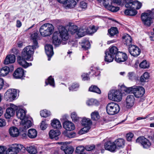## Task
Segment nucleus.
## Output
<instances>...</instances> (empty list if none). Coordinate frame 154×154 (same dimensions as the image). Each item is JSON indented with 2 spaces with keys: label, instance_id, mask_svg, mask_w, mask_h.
I'll return each instance as SVG.
<instances>
[{
  "label": "nucleus",
  "instance_id": "obj_43",
  "mask_svg": "<svg viewBox=\"0 0 154 154\" xmlns=\"http://www.w3.org/2000/svg\"><path fill=\"white\" fill-rule=\"evenodd\" d=\"M87 33L86 29L80 28L77 29L76 34L79 37H82L85 36Z\"/></svg>",
  "mask_w": 154,
  "mask_h": 154
},
{
  "label": "nucleus",
  "instance_id": "obj_17",
  "mask_svg": "<svg viewBox=\"0 0 154 154\" xmlns=\"http://www.w3.org/2000/svg\"><path fill=\"white\" fill-rule=\"evenodd\" d=\"M59 36V34L57 32H55L53 34L52 42L53 44L56 46H59L62 42L61 39Z\"/></svg>",
  "mask_w": 154,
  "mask_h": 154
},
{
  "label": "nucleus",
  "instance_id": "obj_57",
  "mask_svg": "<svg viewBox=\"0 0 154 154\" xmlns=\"http://www.w3.org/2000/svg\"><path fill=\"white\" fill-rule=\"evenodd\" d=\"M85 150V148L83 146H78L76 148V152L78 154H80L82 153H85L83 152Z\"/></svg>",
  "mask_w": 154,
  "mask_h": 154
},
{
  "label": "nucleus",
  "instance_id": "obj_10",
  "mask_svg": "<svg viewBox=\"0 0 154 154\" xmlns=\"http://www.w3.org/2000/svg\"><path fill=\"white\" fill-rule=\"evenodd\" d=\"M58 2L65 5L66 9L72 8H74L77 3L75 0H57Z\"/></svg>",
  "mask_w": 154,
  "mask_h": 154
},
{
  "label": "nucleus",
  "instance_id": "obj_19",
  "mask_svg": "<svg viewBox=\"0 0 154 154\" xmlns=\"http://www.w3.org/2000/svg\"><path fill=\"white\" fill-rule=\"evenodd\" d=\"M104 147L106 149L111 152H114L116 148V146L115 145L114 142H112L110 141H107L104 144Z\"/></svg>",
  "mask_w": 154,
  "mask_h": 154
},
{
  "label": "nucleus",
  "instance_id": "obj_14",
  "mask_svg": "<svg viewBox=\"0 0 154 154\" xmlns=\"http://www.w3.org/2000/svg\"><path fill=\"white\" fill-rule=\"evenodd\" d=\"M128 51L130 54L134 57H137L140 53V50L137 46L132 45L128 47Z\"/></svg>",
  "mask_w": 154,
  "mask_h": 154
},
{
  "label": "nucleus",
  "instance_id": "obj_11",
  "mask_svg": "<svg viewBox=\"0 0 154 154\" xmlns=\"http://www.w3.org/2000/svg\"><path fill=\"white\" fill-rule=\"evenodd\" d=\"M137 143H140L144 148H148L151 145V143L144 137H140L136 140Z\"/></svg>",
  "mask_w": 154,
  "mask_h": 154
},
{
  "label": "nucleus",
  "instance_id": "obj_60",
  "mask_svg": "<svg viewBox=\"0 0 154 154\" xmlns=\"http://www.w3.org/2000/svg\"><path fill=\"white\" fill-rule=\"evenodd\" d=\"M128 76L129 79L133 80L135 78V75L134 73L133 72H130L128 73Z\"/></svg>",
  "mask_w": 154,
  "mask_h": 154
},
{
  "label": "nucleus",
  "instance_id": "obj_22",
  "mask_svg": "<svg viewBox=\"0 0 154 154\" xmlns=\"http://www.w3.org/2000/svg\"><path fill=\"white\" fill-rule=\"evenodd\" d=\"M15 61V56L14 54H9L7 55L5 59L4 63L5 64L14 63Z\"/></svg>",
  "mask_w": 154,
  "mask_h": 154
},
{
  "label": "nucleus",
  "instance_id": "obj_9",
  "mask_svg": "<svg viewBox=\"0 0 154 154\" xmlns=\"http://www.w3.org/2000/svg\"><path fill=\"white\" fill-rule=\"evenodd\" d=\"M59 36L62 40L63 44H65L69 38V34L67 30L64 27H62L59 30Z\"/></svg>",
  "mask_w": 154,
  "mask_h": 154
},
{
  "label": "nucleus",
  "instance_id": "obj_42",
  "mask_svg": "<svg viewBox=\"0 0 154 154\" xmlns=\"http://www.w3.org/2000/svg\"><path fill=\"white\" fill-rule=\"evenodd\" d=\"M105 54H106L104 59L105 61L108 63L112 62L114 57L110 54L107 51L105 52Z\"/></svg>",
  "mask_w": 154,
  "mask_h": 154
},
{
  "label": "nucleus",
  "instance_id": "obj_49",
  "mask_svg": "<svg viewBox=\"0 0 154 154\" xmlns=\"http://www.w3.org/2000/svg\"><path fill=\"white\" fill-rule=\"evenodd\" d=\"M26 150L28 152L31 154H35L37 152L36 148L34 146H31L27 147Z\"/></svg>",
  "mask_w": 154,
  "mask_h": 154
},
{
  "label": "nucleus",
  "instance_id": "obj_45",
  "mask_svg": "<svg viewBox=\"0 0 154 154\" xmlns=\"http://www.w3.org/2000/svg\"><path fill=\"white\" fill-rule=\"evenodd\" d=\"M142 5V4L140 2L137 1H135L134 2L131 8H136L137 9H139L141 8Z\"/></svg>",
  "mask_w": 154,
  "mask_h": 154
},
{
  "label": "nucleus",
  "instance_id": "obj_48",
  "mask_svg": "<svg viewBox=\"0 0 154 154\" xmlns=\"http://www.w3.org/2000/svg\"><path fill=\"white\" fill-rule=\"evenodd\" d=\"M45 83L46 85L49 84L53 87H54V80L51 76H49L48 79L45 81Z\"/></svg>",
  "mask_w": 154,
  "mask_h": 154
},
{
  "label": "nucleus",
  "instance_id": "obj_3",
  "mask_svg": "<svg viewBox=\"0 0 154 154\" xmlns=\"http://www.w3.org/2000/svg\"><path fill=\"white\" fill-rule=\"evenodd\" d=\"M120 110L119 105L114 102L109 103L106 106V111L109 115H114L117 114L119 112Z\"/></svg>",
  "mask_w": 154,
  "mask_h": 154
},
{
  "label": "nucleus",
  "instance_id": "obj_34",
  "mask_svg": "<svg viewBox=\"0 0 154 154\" xmlns=\"http://www.w3.org/2000/svg\"><path fill=\"white\" fill-rule=\"evenodd\" d=\"M51 125L52 127L54 128L60 129L61 127L60 122L56 119H54L52 120Z\"/></svg>",
  "mask_w": 154,
  "mask_h": 154
},
{
  "label": "nucleus",
  "instance_id": "obj_21",
  "mask_svg": "<svg viewBox=\"0 0 154 154\" xmlns=\"http://www.w3.org/2000/svg\"><path fill=\"white\" fill-rule=\"evenodd\" d=\"M63 126L64 128L67 131H71L75 129L74 124L69 121H66L64 122L63 123Z\"/></svg>",
  "mask_w": 154,
  "mask_h": 154
},
{
  "label": "nucleus",
  "instance_id": "obj_51",
  "mask_svg": "<svg viewBox=\"0 0 154 154\" xmlns=\"http://www.w3.org/2000/svg\"><path fill=\"white\" fill-rule=\"evenodd\" d=\"M77 29L78 27L75 25L70 26L68 29L69 31L72 34L76 33Z\"/></svg>",
  "mask_w": 154,
  "mask_h": 154
},
{
  "label": "nucleus",
  "instance_id": "obj_62",
  "mask_svg": "<svg viewBox=\"0 0 154 154\" xmlns=\"http://www.w3.org/2000/svg\"><path fill=\"white\" fill-rule=\"evenodd\" d=\"M66 136L68 137L71 138L75 137H76V134L73 132H69L67 133Z\"/></svg>",
  "mask_w": 154,
  "mask_h": 154
},
{
  "label": "nucleus",
  "instance_id": "obj_52",
  "mask_svg": "<svg viewBox=\"0 0 154 154\" xmlns=\"http://www.w3.org/2000/svg\"><path fill=\"white\" fill-rule=\"evenodd\" d=\"M139 66L141 68L146 69L149 67V65L146 60H144L140 63Z\"/></svg>",
  "mask_w": 154,
  "mask_h": 154
},
{
  "label": "nucleus",
  "instance_id": "obj_23",
  "mask_svg": "<svg viewBox=\"0 0 154 154\" xmlns=\"http://www.w3.org/2000/svg\"><path fill=\"white\" fill-rule=\"evenodd\" d=\"M9 133L11 136L17 137L19 135V131L16 127H12L9 129Z\"/></svg>",
  "mask_w": 154,
  "mask_h": 154
},
{
  "label": "nucleus",
  "instance_id": "obj_55",
  "mask_svg": "<svg viewBox=\"0 0 154 154\" xmlns=\"http://www.w3.org/2000/svg\"><path fill=\"white\" fill-rule=\"evenodd\" d=\"M110 5L107 8L108 9L111 11L114 12L118 11L119 10V8L118 7H115Z\"/></svg>",
  "mask_w": 154,
  "mask_h": 154
},
{
  "label": "nucleus",
  "instance_id": "obj_56",
  "mask_svg": "<svg viewBox=\"0 0 154 154\" xmlns=\"http://www.w3.org/2000/svg\"><path fill=\"white\" fill-rule=\"evenodd\" d=\"M71 117L73 121L74 122H77L79 120V117L78 116L76 113L75 112L72 113Z\"/></svg>",
  "mask_w": 154,
  "mask_h": 154
},
{
  "label": "nucleus",
  "instance_id": "obj_26",
  "mask_svg": "<svg viewBox=\"0 0 154 154\" xmlns=\"http://www.w3.org/2000/svg\"><path fill=\"white\" fill-rule=\"evenodd\" d=\"M61 149L64 151L65 154H71L74 150V149L72 146L66 145L62 146Z\"/></svg>",
  "mask_w": 154,
  "mask_h": 154
},
{
  "label": "nucleus",
  "instance_id": "obj_1",
  "mask_svg": "<svg viewBox=\"0 0 154 154\" xmlns=\"http://www.w3.org/2000/svg\"><path fill=\"white\" fill-rule=\"evenodd\" d=\"M33 44L32 46L29 45L26 46L23 49L21 56H19L17 58L18 63L24 68H26L32 65L31 63H28L25 60L32 61L33 58L32 55L34 53V50L36 49Z\"/></svg>",
  "mask_w": 154,
  "mask_h": 154
},
{
  "label": "nucleus",
  "instance_id": "obj_36",
  "mask_svg": "<svg viewBox=\"0 0 154 154\" xmlns=\"http://www.w3.org/2000/svg\"><path fill=\"white\" fill-rule=\"evenodd\" d=\"M129 9H127L125 11L124 13L127 15L134 16L137 13V11L135 8H129Z\"/></svg>",
  "mask_w": 154,
  "mask_h": 154
},
{
  "label": "nucleus",
  "instance_id": "obj_31",
  "mask_svg": "<svg viewBox=\"0 0 154 154\" xmlns=\"http://www.w3.org/2000/svg\"><path fill=\"white\" fill-rule=\"evenodd\" d=\"M106 51L114 57L116 56V54L119 52L118 51L117 48L115 46H112L109 48L108 51Z\"/></svg>",
  "mask_w": 154,
  "mask_h": 154
},
{
  "label": "nucleus",
  "instance_id": "obj_28",
  "mask_svg": "<svg viewBox=\"0 0 154 154\" xmlns=\"http://www.w3.org/2000/svg\"><path fill=\"white\" fill-rule=\"evenodd\" d=\"M60 134V131L58 130L54 131L51 130L49 132V135L51 139H54L55 140L58 139L57 136Z\"/></svg>",
  "mask_w": 154,
  "mask_h": 154
},
{
  "label": "nucleus",
  "instance_id": "obj_46",
  "mask_svg": "<svg viewBox=\"0 0 154 154\" xmlns=\"http://www.w3.org/2000/svg\"><path fill=\"white\" fill-rule=\"evenodd\" d=\"M91 118L95 121L97 120L100 118L99 113L97 111L92 112L91 114Z\"/></svg>",
  "mask_w": 154,
  "mask_h": 154
},
{
  "label": "nucleus",
  "instance_id": "obj_25",
  "mask_svg": "<svg viewBox=\"0 0 154 154\" xmlns=\"http://www.w3.org/2000/svg\"><path fill=\"white\" fill-rule=\"evenodd\" d=\"M122 38L125 44L129 47L131 45L132 39L129 35L127 34L124 35L122 37Z\"/></svg>",
  "mask_w": 154,
  "mask_h": 154
},
{
  "label": "nucleus",
  "instance_id": "obj_33",
  "mask_svg": "<svg viewBox=\"0 0 154 154\" xmlns=\"http://www.w3.org/2000/svg\"><path fill=\"white\" fill-rule=\"evenodd\" d=\"M81 45L84 50H87L90 48V44L88 40H84L82 41Z\"/></svg>",
  "mask_w": 154,
  "mask_h": 154
},
{
  "label": "nucleus",
  "instance_id": "obj_16",
  "mask_svg": "<svg viewBox=\"0 0 154 154\" xmlns=\"http://www.w3.org/2000/svg\"><path fill=\"white\" fill-rule=\"evenodd\" d=\"M135 99L132 95L128 96L126 99V106L127 108H130L132 107L134 104Z\"/></svg>",
  "mask_w": 154,
  "mask_h": 154
},
{
  "label": "nucleus",
  "instance_id": "obj_40",
  "mask_svg": "<svg viewBox=\"0 0 154 154\" xmlns=\"http://www.w3.org/2000/svg\"><path fill=\"white\" fill-rule=\"evenodd\" d=\"M108 33H109L110 36L112 37L118 33V31L116 27H112L108 30Z\"/></svg>",
  "mask_w": 154,
  "mask_h": 154
},
{
  "label": "nucleus",
  "instance_id": "obj_63",
  "mask_svg": "<svg viewBox=\"0 0 154 154\" xmlns=\"http://www.w3.org/2000/svg\"><path fill=\"white\" fill-rule=\"evenodd\" d=\"M95 147L94 145H88L85 146V149L87 151H93Z\"/></svg>",
  "mask_w": 154,
  "mask_h": 154
},
{
  "label": "nucleus",
  "instance_id": "obj_30",
  "mask_svg": "<svg viewBox=\"0 0 154 154\" xmlns=\"http://www.w3.org/2000/svg\"><path fill=\"white\" fill-rule=\"evenodd\" d=\"M115 145L119 148L123 147L125 145V140L122 138H119L116 140L114 142Z\"/></svg>",
  "mask_w": 154,
  "mask_h": 154
},
{
  "label": "nucleus",
  "instance_id": "obj_2",
  "mask_svg": "<svg viewBox=\"0 0 154 154\" xmlns=\"http://www.w3.org/2000/svg\"><path fill=\"white\" fill-rule=\"evenodd\" d=\"M54 31V26L52 24L49 23L44 24L39 29L40 34L43 37L50 36L53 33Z\"/></svg>",
  "mask_w": 154,
  "mask_h": 154
},
{
  "label": "nucleus",
  "instance_id": "obj_44",
  "mask_svg": "<svg viewBox=\"0 0 154 154\" xmlns=\"http://www.w3.org/2000/svg\"><path fill=\"white\" fill-rule=\"evenodd\" d=\"M89 91L100 94L101 93L100 89L97 86L95 85L91 86L89 89Z\"/></svg>",
  "mask_w": 154,
  "mask_h": 154
},
{
  "label": "nucleus",
  "instance_id": "obj_27",
  "mask_svg": "<svg viewBox=\"0 0 154 154\" xmlns=\"http://www.w3.org/2000/svg\"><path fill=\"white\" fill-rule=\"evenodd\" d=\"M81 124L82 125L85 127H84L90 129L92 122L90 119L84 117L83 118L82 120Z\"/></svg>",
  "mask_w": 154,
  "mask_h": 154
},
{
  "label": "nucleus",
  "instance_id": "obj_29",
  "mask_svg": "<svg viewBox=\"0 0 154 154\" xmlns=\"http://www.w3.org/2000/svg\"><path fill=\"white\" fill-rule=\"evenodd\" d=\"M26 111L23 109H20L17 112V118L21 120L26 119Z\"/></svg>",
  "mask_w": 154,
  "mask_h": 154
},
{
  "label": "nucleus",
  "instance_id": "obj_50",
  "mask_svg": "<svg viewBox=\"0 0 154 154\" xmlns=\"http://www.w3.org/2000/svg\"><path fill=\"white\" fill-rule=\"evenodd\" d=\"M97 30V29L95 26H92L89 27L87 29H86V32L88 34H91L96 32Z\"/></svg>",
  "mask_w": 154,
  "mask_h": 154
},
{
  "label": "nucleus",
  "instance_id": "obj_59",
  "mask_svg": "<svg viewBox=\"0 0 154 154\" xmlns=\"http://www.w3.org/2000/svg\"><path fill=\"white\" fill-rule=\"evenodd\" d=\"M134 136V134L133 133L129 132L126 134V139L128 141H131L132 138Z\"/></svg>",
  "mask_w": 154,
  "mask_h": 154
},
{
  "label": "nucleus",
  "instance_id": "obj_5",
  "mask_svg": "<svg viewBox=\"0 0 154 154\" xmlns=\"http://www.w3.org/2000/svg\"><path fill=\"white\" fill-rule=\"evenodd\" d=\"M141 17L143 24L146 26H150L152 23L153 17L151 16V13H143L141 14Z\"/></svg>",
  "mask_w": 154,
  "mask_h": 154
},
{
  "label": "nucleus",
  "instance_id": "obj_20",
  "mask_svg": "<svg viewBox=\"0 0 154 154\" xmlns=\"http://www.w3.org/2000/svg\"><path fill=\"white\" fill-rule=\"evenodd\" d=\"M24 75L23 70L21 68H18L13 74L14 77L16 79H20Z\"/></svg>",
  "mask_w": 154,
  "mask_h": 154
},
{
  "label": "nucleus",
  "instance_id": "obj_38",
  "mask_svg": "<svg viewBox=\"0 0 154 154\" xmlns=\"http://www.w3.org/2000/svg\"><path fill=\"white\" fill-rule=\"evenodd\" d=\"M135 86L130 87H126L124 85H122L121 86V88L122 91H125L127 93H133V90H134Z\"/></svg>",
  "mask_w": 154,
  "mask_h": 154
},
{
  "label": "nucleus",
  "instance_id": "obj_61",
  "mask_svg": "<svg viewBox=\"0 0 154 154\" xmlns=\"http://www.w3.org/2000/svg\"><path fill=\"white\" fill-rule=\"evenodd\" d=\"M89 129L87 128L84 127L81 129L78 132V134L79 135H82L87 133L89 130Z\"/></svg>",
  "mask_w": 154,
  "mask_h": 154
},
{
  "label": "nucleus",
  "instance_id": "obj_41",
  "mask_svg": "<svg viewBox=\"0 0 154 154\" xmlns=\"http://www.w3.org/2000/svg\"><path fill=\"white\" fill-rule=\"evenodd\" d=\"M149 77V74L147 72H145L140 77V81L141 82H145L147 81Z\"/></svg>",
  "mask_w": 154,
  "mask_h": 154
},
{
  "label": "nucleus",
  "instance_id": "obj_37",
  "mask_svg": "<svg viewBox=\"0 0 154 154\" xmlns=\"http://www.w3.org/2000/svg\"><path fill=\"white\" fill-rule=\"evenodd\" d=\"M38 37V34L37 32H35L31 35V38L33 40V44L34 45V48H37L38 47L37 38Z\"/></svg>",
  "mask_w": 154,
  "mask_h": 154
},
{
  "label": "nucleus",
  "instance_id": "obj_39",
  "mask_svg": "<svg viewBox=\"0 0 154 154\" xmlns=\"http://www.w3.org/2000/svg\"><path fill=\"white\" fill-rule=\"evenodd\" d=\"M100 150L101 151L102 153L104 152V150L102 149V146L100 144L97 145L92 151L93 154H98L100 153Z\"/></svg>",
  "mask_w": 154,
  "mask_h": 154
},
{
  "label": "nucleus",
  "instance_id": "obj_12",
  "mask_svg": "<svg viewBox=\"0 0 154 154\" xmlns=\"http://www.w3.org/2000/svg\"><path fill=\"white\" fill-rule=\"evenodd\" d=\"M133 94L136 98H140L142 97L144 94L145 91L144 88L141 86H135Z\"/></svg>",
  "mask_w": 154,
  "mask_h": 154
},
{
  "label": "nucleus",
  "instance_id": "obj_15",
  "mask_svg": "<svg viewBox=\"0 0 154 154\" xmlns=\"http://www.w3.org/2000/svg\"><path fill=\"white\" fill-rule=\"evenodd\" d=\"M128 57L126 54L119 52L116 55L115 61L118 63L124 62L127 60Z\"/></svg>",
  "mask_w": 154,
  "mask_h": 154
},
{
  "label": "nucleus",
  "instance_id": "obj_54",
  "mask_svg": "<svg viewBox=\"0 0 154 154\" xmlns=\"http://www.w3.org/2000/svg\"><path fill=\"white\" fill-rule=\"evenodd\" d=\"M125 2V7L127 8H131L134 1L133 0H124Z\"/></svg>",
  "mask_w": 154,
  "mask_h": 154
},
{
  "label": "nucleus",
  "instance_id": "obj_47",
  "mask_svg": "<svg viewBox=\"0 0 154 154\" xmlns=\"http://www.w3.org/2000/svg\"><path fill=\"white\" fill-rule=\"evenodd\" d=\"M51 115V112L46 109H44L40 111V115L42 117H47Z\"/></svg>",
  "mask_w": 154,
  "mask_h": 154
},
{
  "label": "nucleus",
  "instance_id": "obj_6",
  "mask_svg": "<svg viewBox=\"0 0 154 154\" xmlns=\"http://www.w3.org/2000/svg\"><path fill=\"white\" fill-rule=\"evenodd\" d=\"M23 147V145L20 144L15 143L13 144L7 150V154H17Z\"/></svg>",
  "mask_w": 154,
  "mask_h": 154
},
{
  "label": "nucleus",
  "instance_id": "obj_18",
  "mask_svg": "<svg viewBox=\"0 0 154 154\" xmlns=\"http://www.w3.org/2000/svg\"><path fill=\"white\" fill-rule=\"evenodd\" d=\"M45 49L46 53L48 57V60L49 61L54 54L53 47L51 45L47 44L45 46Z\"/></svg>",
  "mask_w": 154,
  "mask_h": 154
},
{
  "label": "nucleus",
  "instance_id": "obj_53",
  "mask_svg": "<svg viewBox=\"0 0 154 154\" xmlns=\"http://www.w3.org/2000/svg\"><path fill=\"white\" fill-rule=\"evenodd\" d=\"M98 103L97 101L95 99H91L89 100L86 102L88 106L96 105Z\"/></svg>",
  "mask_w": 154,
  "mask_h": 154
},
{
  "label": "nucleus",
  "instance_id": "obj_4",
  "mask_svg": "<svg viewBox=\"0 0 154 154\" xmlns=\"http://www.w3.org/2000/svg\"><path fill=\"white\" fill-rule=\"evenodd\" d=\"M109 99L113 101L120 102L122 98V94L119 90H112L108 94Z\"/></svg>",
  "mask_w": 154,
  "mask_h": 154
},
{
  "label": "nucleus",
  "instance_id": "obj_35",
  "mask_svg": "<svg viewBox=\"0 0 154 154\" xmlns=\"http://www.w3.org/2000/svg\"><path fill=\"white\" fill-rule=\"evenodd\" d=\"M8 67L5 66L2 68L0 70V76H4L7 75L10 71Z\"/></svg>",
  "mask_w": 154,
  "mask_h": 154
},
{
  "label": "nucleus",
  "instance_id": "obj_24",
  "mask_svg": "<svg viewBox=\"0 0 154 154\" xmlns=\"http://www.w3.org/2000/svg\"><path fill=\"white\" fill-rule=\"evenodd\" d=\"M113 3L120 5L121 4V2L120 0H103V5L106 8L110 4L112 5Z\"/></svg>",
  "mask_w": 154,
  "mask_h": 154
},
{
  "label": "nucleus",
  "instance_id": "obj_8",
  "mask_svg": "<svg viewBox=\"0 0 154 154\" xmlns=\"http://www.w3.org/2000/svg\"><path fill=\"white\" fill-rule=\"evenodd\" d=\"M17 94V91L15 89H9L5 93L4 98L7 101H12L16 97Z\"/></svg>",
  "mask_w": 154,
  "mask_h": 154
},
{
  "label": "nucleus",
  "instance_id": "obj_58",
  "mask_svg": "<svg viewBox=\"0 0 154 154\" xmlns=\"http://www.w3.org/2000/svg\"><path fill=\"white\" fill-rule=\"evenodd\" d=\"M79 86V85L78 84L73 83L72 85L69 88V90L70 91H76Z\"/></svg>",
  "mask_w": 154,
  "mask_h": 154
},
{
  "label": "nucleus",
  "instance_id": "obj_7",
  "mask_svg": "<svg viewBox=\"0 0 154 154\" xmlns=\"http://www.w3.org/2000/svg\"><path fill=\"white\" fill-rule=\"evenodd\" d=\"M18 107L16 105L11 104L9 107L8 108L5 114V118L7 119H9L11 117L13 116L15 114L16 111L17 110Z\"/></svg>",
  "mask_w": 154,
  "mask_h": 154
},
{
  "label": "nucleus",
  "instance_id": "obj_32",
  "mask_svg": "<svg viewBox=\"0 0 154 154\" xmlns=\"http://www.w3.org/2000/svg\"><path fill=\"white\" fill-rule=\"evenodd\" d=\"M37 134V132L35 129H30L28 131L27 135L30 138H35L36 137Z\"/></svg>",
  "mask_w": 154,
  "mask_h": 154
},
{
  "label": "nucleus",
  "instance_id": "obj_13",
  "mask_svg": "<svg viewBox=\"0 0 154 154\" xmlns=\"http://www.w3.org/2000/svg\"><path fill=\"white\" fill-rule=\"evenodd\" d=\"M32 125L31 121L29 120L27 118L21 120V122L20 127V129L22 131H25Z\"/></svg>",
  "mask_w": 154,
  "mask_h": 154
},
{
  "label": "nucleus",
  "instance_id": "obj_64",
  "mask_svg": "<svg viewBox=\"0 0 154 154\" xmlns=\"http://www.w3.org/2000/svg\"><path fill=\"white\" fill-rule=\"evenodd\" d=\"M7 148L5 146H0V154H7Z\"/></svg>",
  "mask_w": 154,
  "mask_h": 154
}]
</instances>
